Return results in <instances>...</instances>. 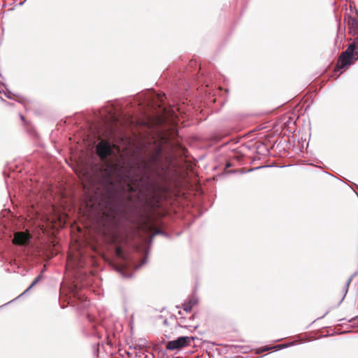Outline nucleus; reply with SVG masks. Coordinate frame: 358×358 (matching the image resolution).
<instances>
[{"label": "nucleus", "instance_id": "nucleus-1", "mask_svg": "<svg viewBox=\"0 0 358 358\" xmlns=\"http://www.w3.org/2000/svg\"><path fill=\"white\" fill-rule=\"evenodd\" d=\"M113 169L111 164H108L107 167L102 171L98 176L97 182L101 187L105 193V196L111 201H116L123 196V192L120 191L113 180Z\"/></svg>", "mask_w": 358, "mask_h": 358}, {"label": "nucleus", "instance_id": "nucleus-2", "mask_svg": "<svg viewBox=\"0 0 358 358\" xmlns=\"http://www.w3.org/2000/svg\"><path fill=\"white\" fill-rule=\"evenodd\" d=\"M166 94L157 93L154 90H148L145 94L134 96V101L141 108H150L161 111L166 110Z\"/></svg>", "mask_w": 358, "mask_h": 358}, {"label": "nucleus", "instance_id": "nucleus-3", "mask_svg": "<svg viewBox=\"0 0 358 358\" xmlns=\"http://www.w3.org/2000/svg\"><path fill=\"white\" fill-rule=\"evenodd\" d=\"M155 236H153V234L149 238L148 240H143L144 243L148 244L147 248L144 249V252L145 254V258L141 262V263L136 264L134 259L129 257L127 255H124L122 253V250L120 248L117 249V253L119 255H120L122 258V267L118 270V271L121 273V275L126 278H129L132 277L131 273H127L124 270L129 269L131 267L134 268V270L139 269L143 265H144L147 262V257L148 256L149 250L150 246L152 244L153 238Z\"/></svg>", "mask_w": 358, "mask_h": 358}, {"label": "nucleus", "instance_id": "nucleus-4", "mask_svg": "<svg viewBox=\"0 0 358 358\" xmlns=\"http://www.w3.org/2000/svg\"><path fill=\"white\" fill-rule=\"evenodd\" d=\"M196 336H180L178 338L169 341L166 343V349L169 351H180L185 347L190 346L195 340Z\"/></svg>", "mask_w": 358, "mask_h": 358}, {"label": "nucleus", "instance_id": "nucleus-5", "mask_svg": "<svg viewBox=\"0 0 358 358\" xmlns=\"http://www.w3.org/2000/svg\"><path fill=\"white\" fill-rule=\"evenodd\" d=\"M355 51V43H350L347 49L343 51L339 56L338 64L336 66V71L337 69H342L345 71L352 64V59L354 58Z\"/></svg>", "mask_w": 358, "mask_h": 358}, {"label": "nucleus", "instance_id": "nucleus-6", "mask_svg": "<svg viewBox=\"0 0 358 358\" xmlns=\"http://www.w3.org/2000/svg\"><path fill=\"white\" fill-rule=\"evenodd\" d=\"M96 150L97 155L102 160H106L107 158L113 155L114 150L112 145L108 141H101L96 145Z\"/></svg>", "mask_w": 358, "mask_h": 358}, {"label": "nucleus", "instance_id": "nucleus-7", "mask_svg": "<svg viewBox=\"0 0 358 358\" xmlns=\"http://www.w3.org/2000/svg\"><path fill=\"white\" fill-rule=\"evenodd\" d=\"M31 236L27 232H16L14 234L13 243L19 246L26 247L30 244Z\"/></svg>", "mask_w": 358, "mask_h": 358}, {"label": "nucleus", "instance_id": "nucleus-8", "mask_svg": "<svg viewBox=\"0 0 358 358\" xmlns=\"http://www.w3.org/2000/svg\"><path fill=\"white\" fill-rule=\"evenodd\" d=\"M199 302L198 298L194 295H190L188 298L181 304V306H177V308H182L186 313L192 311V308Z\"/></svg>", "mask_w": 358, "mask_h": 358}, {"label": "nucleus", "instance_id": "nucleus-9", "mask_svg": "<svg viewBox=\"0 0 358 358\" xmlns=\"http://www.w3.org/2000/svg\"><path fill=\"white\" fill-rule=\"evenodd\" d=\"M180 321L178 322V324L176 326V328L180 327V328H185L188 329L191 332L194 331L199 327V324H196L195 326L191 325V324H186V319L183 317H180L179 319Z\"/></svg>", "mask_w": 358, "mask_h": 358}, {"label": "nucleus", "instance_id": "nucleus-10", "mask_svg": "<svg viewBox=\"0 0 358 358\" xmlns=\"http://www.w3.org/2000/svg\"><path fill=\"white\" fill-rule=\"evenodd\" d=\"M257 152L259 154L266 155L269 153L270 150L266 146L264 143H262L257 147Z\"/></svg>", "mask_w": 358, "mask_h": 358}, {"label": "nucleus", "instance_id": "nucleus-11", "mask_svg": "<svg viewBox=\"0 0 358 358\" xmlns=\"http://www.w3.org/2000/svg\"><path fill=\"white\" fill-rule=\"evenodd\" d=\"M44 269L36 276V278L33 280L31 283V287H34L37 283H38L41 280L44 278V275L43 274Z\"/></svg>", "mask_w": 358, "mask_h": 358}, {"label": "nucleus", "instance_id": "nucleus-12", "mask_svg": "<svg viewBox=\"0 0 358 358\" xmlns=\"http://www.w3.org/2000/svg\"><path fill=\"white\" fill-rule=\"evenodd\" d=\"M350 285V282L349 281H346L345 285H344V287L343 289V291L344 292V294H343V296L341 298V299L339 301L337 306H339L341 303L343 302V301L344 300L348 292V288H349V286Z\"/></svg>", "mask_w": 358, "mask_h": 358}, {"label": "nucleus", "instance_id": "nucleus-13", "mask_svg": "<svg viewBox=\"0 0 358 358\" xmlns=\"http://www.w3.org/2000/svg\"><path fill=\"white\" fill-rule=\"evenodd\" d=\"M157 235H162L167 238H171V235L166 232L165 231L162 230V229H157L154 234H153V236H155Z\"/></svg>", "mask_w": 358, "mask_h": 358}, {"label": "nucleus", "instance_id": "nucleus-14", "mask_svg": "<svg viewBox=\"0 0 358 358\" xmlns=\"http://www.w3.org/2000/svg\"><path fill=\"white\" fill-rule=\"evenodd\" d=\"M348 23L349 25H351L353 27H358V20L352 16H348Z\"/></svg>", "mask_w": 358, "mask_h": 358}, {"label": "nucleus", "instance_id": "nucleus-15", "mask_svg": "<svg viewBox=\"0 0 358 358\" xmlns=\"http://www.w3.org/2000/svg\"><path fill=\"white\" fill-rule=\"evenodd\" d=\"M290 345H291L290 343L280 344V345H273V346H272V348H273V350H280L284 349L285 348L289 347Z\"/></svg>", "mask_w": 358, "mask_h": 358}, {"label": "nucleus", "instance_id": "nucleus-16", "mask_svg": "<svg viewBox=\"0 0 358 358\" xmlns=\"http://www.w3.org/2000/svg\"><path fill=\"white\" fill-rule=\"evenodd\" d=\"M273 350V348H272V346H264V347L259 348L258 352H266V351H268V350Z\"/></svg>", "mask_w": 358, "mask_h": 358}, {"label": "nucleus", "instance_id": "nucleus-17", "mask_svg": "<svg viewBox=\"0 0 358 358\" xmlns=\"http://www.w3.org/2000/svg\"><path fill=\"white\" fill-rule=\"evenodd\" d=\"M4 93V95L9 99H13V93L11 92L10 90H6V91H4L3 92Z\"/></svg>", "mask_w": 358, "mask_h": 358}, {"label": "nucleus", "instance_id": "nucleus-18", "mask_svg": "<svg viewBox=\"0 0 358 358\" xmlns=\"http://www.w3.org/2000/svg\"><path fill=\"white\" fill-rule=\"evenodd\" d=\"M32 289V287H31V286L29 285L21 294H20L16 299L27 294L31 289Z\"/></svg>", "mask_w": 358, "mask_h": 358}, {"label": "nucleus", "instance_id": "nucleus-19", "mask_svg": "<svg viewBox=\"0 0 358 358\" xmlns=\"http://www.w3.org/2000/svg\"><path fill=\"white\" fill-rule=\"evenodd\" d=\"M357 271H355V273H353L350 275V277L348 279V280H347V281H349L350 282H352V279H353V278L357 275Z\"/></svg>", "mask_w": 358, "mask_h": 358}, {"label": "nucleus", "instance_id": "nucleus-20", "mask_svg": "<svg viewBox=\"0 0 358 358\" xmlns=\"http://www.w3.org/2000/svg\"><path fill=\"white\" fill-rule=\"evenodd\" d=\"M355 321H358V315L348 320L349 322H355Z\"/></svg>", "mask_w": 358, "mask_h": 358}, {"label": "nucleus", "instance_id": "nucleus-21", "mask_svg": "<svg viewBox=\"0 0 358 358\" xmlns=\"http://www.w3.org/2000/svg\"><path fill=\"white\" fill-rule=\"evenodd\" d=\"M358 59V53L354 52V58L352 59L353 61H357Z\"/></svg>", "mask_w": 358, "mask_h": 358}, {"label": "nucleus", "instance_id": "nucleus-22", "mask_svg": "<svg viewBox=\"0 0 358 358\" xmlns=\"http://www.w3.org/2000/svg\"><path fill=\"white\" fill-rule=\"evenodd\" d=\"M196 317V313H194L189 318V320L191 321V320H194Z\"/></svg>", "mask_w": 358, "mask_h": 358}, {"label": "nucleus", "instance_id": "nucleus-23", "mask_svg": "<svg viewBox=\"0 0 358 358\" xmlns=\"http://www.w3.org/2000/svg\"><path fill=\"white\" fill-rule=\"evenodd\" d=\"M329 312H330V309H329L322 316L318 317L317 320L324 317Z\"/></svg>", "mask_w": 358, "mask_h": 358}, {"label": "nucleus", "instance_id": "nucleus-24", "mask_svg": "<svg viewBox=\"0 0 358 358\" xmlns=\"http://www.w3.org/2000/svg\"><path fill=\"white\" fill-rule=\"evenodd\" d=\"M125 178H126L125 175L124 174V173H122L120 175V180L124 181V180H125Z\"/></svg>", "mask_w": 358, "mask_h": 358}, {"label": "nucleus", "instance_id": "nucleus-25", "mask_svg": "<svg viewBox=\"0 0 358 358\" xmlns=\"http://www.w3.org/2000/svg\"><path fill=\"white\" fill-rule=\"evenodd\" d=\"M20 119H21L23 122H25V118H24V117L22 114H20Z\"/></svg>", "mask_w": 358, "mask_h": 358}, {"label": "nucleus", "instance_id": "nucleus-26", "mask_svg": "<svg viewBox=\"0 0 358 358\" xmlns=\"http://www.w3.org/2000/svg\"><path fill=\"white\" fill-rule=\"evenodd\" d=\"M164 336L168 339L171 338V336L170 335L164 334Z\"/></svg>", "mask_w": 358, "mask_h": 358}, {"label": "nucleus", "instance_id": "nucleus-27", "mask_svg": "<svg viewBox=\"0 0 358 358\" xmlns=\"http://www.w3.org/2000/svg\"><path fill=\"white\" fill-rule=\"evenodd\" d=\"M259 168H260V167H256L255 169H250V171H252V170H254V169H259Z\"/></svg>", "mask_w": 358, "mask_h": 358}, {"label": "nucleus", "instance_id": "nucleus-28", "mask_svg": "<svg viewBox=\"0 0 358 358\" xmlns=\"http://www.w3.org/2000/svg\"><path fill=\"white\" fill-rule=\"evenodd\" d=\"M164 324H167V320L166 319L164 321Z\"/></svg>", "mask_w": 358, "mask_h": 358}, {"label": "nucleus", "instance_id": "nucleus-29", "mask_svg": "<svg viewBox=\"0 0 358 358\" xmlns=\"http://www.w3.org/2000/svg\"><path fill=\"white\" fill-rule=\"evenodd\" d=\"M24 2V1L20 3L19 5H20V6L23 5Z\"/></svg>", "mask_w": 358, "mask_h": 358}, {"label": "nucleus", "instance_id": "nucleus-30", "mask_svg": "<svg viewBox=\"0 0 358 358\" xmlns=\"http://www.w3.org/2000/svg\"><path fill=\"white\" fill-rule=\"evenodd\" d=\"M12 301H9V302H8V303H10V302H12ZM6 305H8V303H6L3 306H6Z\"/></svg>", "mask_w": 358, "mask_h": 358}, {"label": "nucleus", "instance_id": "nucleus-31", "mask_svg": "<svg viewBox=\"0 0 358 358\" xmlns=\"http://www.w3.org/2000/svg\"><path fill=\"white\" fill-rule=\"evenodd\" d=\"M178 314H179V315H182V312H181V310H179V311H178Z\"/></svg>", "mask_w": 358, "mask_h": 358}, {"label": "nucleus", "instance_id": "nucleus-32", "mask_svg": "<svg viewBox=\"0 0 358 358\" xmlns=\"http://www.w3.org/2000/svg\"><path fill=\"white\" fill-rule=\"evenodd\" d=\"M345 319L343 318V319H340L339 321H343L345 320Z\"/></svg>", "mask_w": 358, "mask_h": 358}, {"label": "nucleus", "instance_id": "nucleus-33", "mask_svg": "<svg viewBox=\"0 0 358 358\" xmlns=\"http://www.w3.org/2000/svg\"><path fill=\"white\" fill-rule=\"evenodd\" d=\"M355 185H356V187H357V189H358V185H356V184H355Z\"/></svg>", "mask_w": 358, "mask_h": 358}, {"label": "nucleus", "instance_id": "nucleus-34", "mask_svg": "<svg viewBox=\"0 0 358 358\" xmlns=\"http://www.w3.org/2000/svg\"><path fill=\"white\" fill-rule=\"evenodd\" d=\"M357 29H358V27H357Z\"/></svg>", "mask_w": 358, "mask_h": 358}]
</instances>
